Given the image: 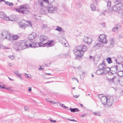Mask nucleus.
<instances>
[{"mask_svg": "<svg viewBox=\"0 0 123 123\" xmlns=\"http://www.w3.org/2000/svg\"><path fill=\"white\" fill-rule=\"evenodd\" d=\"M121 27V26L117 24L114 28L112 29V30L113 32H116L117 31V30L120 29Z\"/></svg>", "mask_w": 123, "mask_h": 123, "instance_id": "nucleus-18", "label": "nucleus"}, {"mask_svg": "<svg viewBox=\"0 0 123 123\" xmlns=\"http://www.w3.org/2000/svg\"><path fill=\"white\" fill-rule=\"evenodd\" d=\"M47 10L49 13H52L55 11L56 10V8L53 6L52 5L49 4V6H48Z\"/></svg>", "mask_w": 123, "mask_h": 123, "instance_id": "nucleus-10", "label": "nucleus"}, {"mask_svg": "<svg viewBox=\"0 0 123 123\" xmlns=\"http://www.w3.org/2000/svg\"><path fill=\"white\" fill-rule=\"evenodd\" d=\"M117 74L120 77H122L123 76V72L122 71H119Z\"/></svg>", "mask_w": 123, "mask_h": 123, "instance_id": "nucleus-29", "label": "nucleus"}, {"mask_svg": "<svg viewBox=\"0 0 123 123\" xmlns=\"http://www.w3.org/2000/svg\"><path fill=\"white\" fill-rule=\"evenodd\" d=\"M10 58H11V60H12L14 58V56L13 55H9L8 56Z\"/></svg>", "mask_w": 123, "mask_h": 123, "instance_id": "nucleus-41", "label": "nucleus"}, {"mask_svg": "<svg viewBox=\"0 0 123 123\" xmlns=\"http://www.w3.org/2000/svg\"><path fill=\"white\" fill-rule=\"evenodd\" d=\"M66 119L70 121H73V122H77V121H76L75 120L70 119H69L67 118H66Z\"/></svg>", "mask_w": 123, "mask_h": 123, "instance_id": "nucleus-44", "label": "nucleus"}, {"mask_svg": "<svg viewBox=\"0 0 123 123\" xmlns=\"http://www.w3.org/2000/svg\"><path fill=\"white\" fill-rule=\"evenodd\" d=\"M36 36V34L35 32H33L28 36V38L29 40H32L34 39Z\"/></svg>", "mask_w": 123, "mask_h": 123, "instance_id": "nucleus-14", "label": "nucleus"}, {"mask_svg": "<svg viewBox=\"0 0 123 123\" xmlns=\"http://www.w3.org/2000/svg\"><path fill=\"white\" fill-rule=\"evenodd\" d=\"M17 75L21 80H23V78L21 74L18 73Z\"/></svg>", "mask_w": 123, "mask_h": 123, "instance_id": "nucleus-39", "label": "nucleus"}, {"mask_svg": "<svg viewBox=\"0 0 123 123\" xmlns=\"http://www.w3.org/2000/svg\"><path fill=\"white\" fill-rule=\"evenodd\" d=\"M47 37L44 35H41L39 38L40 40L39 42L37 43L38 45L39 46L41 47L43 46L44 47V43L46 40H47Z\"/></svg>", "mask_w": 123, "mask_h": 123, "instance_id": "nucleus-4", "label": "nucleus"}, {"mask_svg": "<svg viewBox=\"0 0 123 123\" xmlns=\"http://www.w3.org/2000/svg\"><path fill=\"white\" fill-rule=\"evenodd\" d=\"M14 73L15 74H16L17 75L18 74V73L17 71H16V72H14Z\"/></svg>", "mask_w": 123, "mask_h": 123, "instance_id": "nucleus-61", "label": "nucleus"}, {"mask_svg": "<svg viewBox=\"0 0 123 123\" xmlns=\"http://www.w3.org/2000/svg\"><path fill=\"white\" fill-rule=\"evenodd\" d=\"M114 103L113 98L112 97L109 98L107 102V106H111Z\"/></svg>", "mask_w": 123, "mask_h": 123, "instance_id": "nucleus-13", "label": "nucleus"}, {"mask_svg": "<svg viewBox=\"0 0 123 123\" xmlns=\"http://www.w3.org/2000/svg\"><path fill=\"white\" fill-rule=\"evenodd\" d=\"M111 72H112L111 71V70H110V71H109V72L108 73V74L109 75L111 76V75H113V74H112Z\"/></svg>", "mask_w": 123, "mask_h": 123, "instance_id": "nucleus-50", "label": "nucleus"}, {"mask_svg": "<svg viewBox=\"0 0 123 123\" xmlns=\"http://www.w3.org/2000/svg\"><path fill=\"white\" fill-rule=\"evenodd\" d=\"M49 120L51 122L53 123H55L56 122V121L53 120L52 118H50L49 119Z\"/></svg>", "mask_w": 123, "mask_h": 123, "instance_id": "nucleus-42", "label": "nucleus"}, {"mask_svg": "<svg viewBox=\"0 0 123 123\" xmlns=\"http://www.w3.org/2000/svg\"><path fill=\"white\" fill-rule=\"evenodd\" d=\"M100 70L99 69L97 70L96 72H95V73L97 74L98 75H102V74H103V72H101V71H100Z\"/></svg>", "mask_w": 123, "mask_h": 123, "instance_id": "nucleus-30", "label": "nucleus"}, {"mask_svg": "<svg viewBox=\"0 0 123 123\" xmlns=\"http://www.w3.org/2000/svg\"><path fill=\"white\" fill-rule=\"evenodd\" d=\"M20 7L19 8L16 9V10L17 12L23 14H26L29 12V11L27 10V7L25 5H22L20 6Z\"/></svg>", "mask_w": 123, "mask_h": 123, "instance_id": "nucleus-3", "label": "nucleus"}, {"mask_svg": "<svg viewBox=\"0 0 123 123\" xmlns=\"http://www.w3.org/2000/svg\"><path fill=\"white\" fill-rule=\"evenodd\" d=\"M106 65V64L104 63V61H103L102 63L100 64L98 66L99 69L102 71Z\"/></svg>", "mask_w": 123, "mask_h": 123, "instance_id": "nucleus-15", "label": "nucleus"}, {"mask_svg": "<svg viewBox=\"0 0 123 123\" xmlns=\"http://www.w3.org/2000/svg\"><path fill=\"white\" fill-rule=\"evenodd\" d=\"M19 27H20L22 29H25L27 26V25L25 23L22 24L21 23H20L19 24Z\"/></svg>", "mask_w": 123, "mask_h": 123, "instance_id": "nucleus-21", "label": "nucleus"}, {"mask_svg": "<svg viewBox=\"0 0 123 123\" xmlns=\"http://www.w3.org/2000/svg\"><path fill=\"white\" fill-rule=\"evenodd\" d=\"M88 41L87 42V44H90L91 43L92 41V39L91 38L88 37Z\"/></svg>", "mask_w": 123, "mask_h": 123, "instance_id": "nucleus-31", "label": "nucleus"}, {"mask_svg": "<svg viewBox=\"0 0 123 123\" xmlns=\"http://www.w3.org/2000/svg\"><path fill=\"white\" fill-rule=\"evenodd\" d=\"M100 24L103 27H105L106 25L105 23L104 22L102 23H101Z\"/></svg>", "mask_w": 123, "mask_h": 123, "instance_id": "nucleus-43", "label": "nucleus"}, {"mask_svg": "<svg viewBox=\"0 0 123 123\" xmlns=\"http://www.w3.org/2000/svg\"><path fill=\"white\" fill-rule=\"evenodd\" d=\"M108 98L105 96H102L101 99V102L103 104L105 107L107 108V102Z\"/></svg>", "mask_w": 123, "mask_h": 123, "instance_id": "nucleus-11", "label": "nucleus"}, {"mask_svg": "<svg viewBox=\"0 0 123 123\" xmlns=\"http://www.w3.org/2000/svg\"><path fill=\"white\" fill-rule=\"evenodd\" d=\"M53 82V81H48V82H46L45 83H51V82Z\"/></svg>", "mask_w": 123, "mask_h": 123, "instance_id": "nucleus-59", "label": "nucleus"}, {"mask_svg": "<svg viewBox=\"0 0 123 123\" xmlns=\"http://www.w3.org/2000/svg\"><path fill=\"white\" fill-rule=\"evenodd\" d=\"M31 88L29 87L28 89V90L29 92H31Z\"/></svg>", "mask_w": 123, "mask_h": 123, "instance_id": "nucleus-57", "label": "nucleus"}, {"mask_svg": "<svg viewBox=\"0 0 123 123\" xmlns=\"http://www.w3.org/2000/svg\"><path fill=\"white\" fill-rule=\"evenodd\" d=\"M12 35H11L8 32V34L5 37V38L7 39L8 40H11L12 39Z\"/></svg>", "mask_w": 123, "mask_h": 123, "instance_id": "nucleus-24", "label": "nucleus"}, {"mask_svg": "<svg viewBox=\"0 0 123 123\" xmlns=\"http://www.w3.org/2000/svg\"><path fill=\"white\" fill-rule=\"evenodd\" d=\"M114 82L113 83L115 84H117L119 82L120 80H119L118 77L117 76H115L113 77Z\"/></svg>", "mask_w": 123, "mask_h": 123, "instance_id": "nucleus-17", "label": "nucleus"}, {"mask_svg": "<svg viewBox=\"0 0 123 123\" xmlns=\"http://www.w3.org/2000/svg\"><path fill=\"white\" fill-rule=\"evenodd\" d=\"M59 104L62 107L64 108V109L68 108V107L66 106H65L63 104L60 103H59Z\"/></svg>", "mask_w": 123, "mask_h": 123, "instance_id": "nucleus-38", "label": "nucleus"}, {"mask_svg": "<svg viewBox=\"0 0 123 123\" xmlns=\"http://www.w3.org/2000/svg\"><path fill=\"white\" fill-rule=\"evenodd\" d=\"M115 61L116 64H118V65L120 67H123V65L121 63L123 62V58L122 56H120V58L118 57L117 59H115Z\"/></svg>", "mask_w": 123, "mask_h": 123, "instance_id": "nucleus-8", "label": "nucleus"}, {"mask_svg": "<svg viewBox=\"0 0 123 123\" xmlns=\"http://www.w3.org/2000/svg\"><path fill=\"white\" fill-rule=\"evenodd\" d=\"M97 0H92L94 4L96 5L97 4Z\"/></svg>", "mask_w": 123, "mask_h": 123, "instance_id": "nucleus-49", "label": "nucleus"}, {"mask_svg": "<svg viewBox=\"0 0 123 123\" xmlns=\"http://www.w3.org/2000/svg\"><path fill=\"white\" fill-rule=\"evenodd\" d=\"M18 37L17 35H13L12 37V39L14 40H16Z\"/></svg>", "mask_w": 123, "mask_h": 123, "instance_id": "nucleus-36", "label": "nucleus"}, {"mask_svg": "<svg viewBox=\"0 0 123 123\" xmlns=\"http://www.w3.org/2000/svg\"><path fill=\"white\" fill-rule=\"evenodd\" d=\"M110 70V68L108 67H107L106 65L105 67L102 71L103 74H106L108 73L109 72V71Z\"/></svg>", "mask_w": 123, "mask_h": 123, "instance_id": "nucleus-16", "label": "nucleus"}, {"mask_svg": "<svg viewBox=\"0 0 123 123\" xmlns=\"http://www.w3.org/2000/svg\"><path fill=\"white\" fill-rule=\"evenodd\" d=\"M120 80H121V85L122 86L123 85V79L120 78Z\"/></svg>", "mask_w": 123, "mask_h": 123, "instance_id": "nucleus-47", "label": "nucleus"}, {"mask_svg": "<svg viewBox=\"0 0 123 123\" xmlns=\"http://www.w3.org/2000/svg\"><path fill=\"white\" fill-rule=\"evenodd\" d=\"M88 37H85L84 38V42L86 43H87V42L88 40Z\"/></svg>", "mask_w": 123, "mask_h": 123, "instance_id": "nucleus-37", "label": "nucleus"}, {"mask_svg": "<svg viewBox=\"0 0 123 123\" xmlns=\"http://www.w3.org/2000/svg\"><path fill=\"white\" fill-rule=\"evenodd\" d=\"M106 35L104 34H102L99 35L98 39L100 42L105 44H106L107 40L106 38Z\"/></svg>", "mask_w": 123, "mask_h": 123, "instance_id": "nucleus-7", "label": "nucleus"}, {"mask_svg": "<svg viewBox=\"0 0 123 123\" xmlns=\"http://www.w3.org/2000/svg\"><path fill=\"white\" fill-rule=\"evenodd\" d=\"M108 63L110 64L112 63V61L111 60V58L110 57L107 58L106 59Z\"/></svg>", "mask_w": 123, "mask_h": 123, "instance_id": "nucleus-26", "label": "nucleus"}, {"mask_svg": "<svg viewBox=\"0 0 123 123\" xmlns=\"http://www.w3.org/2000/svg\"><path fill=\"white\" fill-rule=\"evenodd\" d=\"M47 26L46 25H45L44 24H43V29H45L47 28Z\"/></svg>", "mask_w": 123, "mask_h": 123, "instance_id": "nucleus-52", "label": "nucleus"}, {"mask_svg": "<svg viewBox=\"0 0 123 123\" xmlns=\"http://www.w3.org/2000/svg\"><path fill=\"white\" fill-rule=\"evenodd\" d=\"M79 95H75V96H74V97L75 98H77L79 97Z\"/></svg>", "mask_w": 123, "mask_h": 123, "instance_id": "nucleus-56", "label": "nucleus"}, {"mask_svg": "<svg viewBox=\"0 0 123 123\" xmlns=\"http://www.w3.org/2000/svg\"><path fill=\"white\" fill-rule=\"evenodd\" d=\"M87 116V114L86 113L84 114H83L81 116H80V117H85V116Z\"/></svg>", "mask_w": 123, "mask_h": 123, "instance_id": "nucleus-48", "label": "nucleus"}, {"mask_svg": "<svg viewBox=\"0 0 123 123\" xmlns=\"http://www.w3.org/2000/svg\"><path fill=\"white\" fill-rule=\"evenodd\" d=\"M24 46H25V42L23 43L17 42L14 44L13 47L16 50L18 51L21 50Z\"/></svg>", "mask_w": 123, "mask_h": 123, "instance_id": "nucleus-2", "label": "nucleus"}, {"mask_svg": "<svg viewBox=\"0 0 123 123\" xmlns=\"http://www.w3.org/2000/svg\"><path fill=\"white\" fill-rule=\"evenodd\" d=\"M73 52L76 55L75 58L76 59H79V58H81L82 56L83 55V54H82L81 52L78 50L77 49V47L76 48H75L73 50Z\"/></svg>", "mask_w": 123, "mask_h": 123, "instance_id": "nucleus-5", "label": "nucleus"}, {"mask_svg": "<svg viewBox=\"0 0 123 123\" xmlns=\"http://www.w3.org/2000/svg\"><path fill=\"white\" fill-rule=\"evenodd\" d=\"M8 32L6 31H3L1 33V35L2 37L4 38H5V37L8 34Z\"/></svg>", "mask_w": 123, "mask_h": 123, "instance_id": "nucleus-20", "label": "nucleus"}, {"mask_svg": "<svg viewBox=\"0 0 123 123\" xmlns=\"http://www.w3.org/2000/svg\"><path fill=\"white\" fill-rule=\"evenodd\" d=\"M69 110L71 112H75L80 111L78 110V108H70L69 109Z\"/></svg>", "mask_w": 123, "mask_h": 123, "instance_id": "nucleus-22", "label": "nucleus"}, {"mask_svg": "<svg viewBox=\"0 0 123 123\" xmlns=\"http://www.w3.org/2000/svg\"><path fill=\"white\" fill-rule=\"evenodd\" d=\"M107 79L109 82H112L113 83L114 80H113V77L112 78V79L109 78H108V77H107Z\"/></svg>", "mask_w": 123, "mask_h": 123, "instance_id": "nucleus-34", "label": "nucleus"}, {"mask_svg": "<svg viewBox=\"0 0 123 123\" xmlns=\"http://www.w3.org/2000/svg\"><path fill=\"white\" fill-rule=\"evenodd\" d=\"M63 45L65 47H67L68 45V43H64L63 44Z\"/></svg>", "mask_w": 123, "mask_h": 123, "instance_id": "nucleus-51", "label": "nucleus"}, {"mask_svg": "<svg viewBox=\"0 0 123 123\" xmlns=\"http://www.w3.org/2000/svg\"><path fill=\"white\" fill-rule=\"evenodd\" d=\"M119 37L120 38H122V35L121 34H119Z\"/></svg>", "mask_w": 123, "mask_h": 123, "instance_id": "nucleus-60", "label": "nucleus"}, {"mask_svg": "<svg viewBox=\"0 0 123 123\" xmlns=\"http://www.w3.org/2000/svg\"><path fill=\"white\" fill-rule=\"evenodd\" d=\"M115 42V40L113 38H112L111 40V43H110V44L111 46V47H113V45L114 44V43Z\"/></svg>", "mask_w": 123, "mask_h": 123, "instance_id": "nucleus-27", "label": "nucleus"}, {"mask_svg": "<svg viewBox=\"0 0 123 123\" xmlns=\"http://www.w3.org/2000/svg\"><path fill=\"white\" fill-rule=\"evenodd\" d=\"M53 41L51 40L50 41L48 42H47L44 43V46H46V45H47L48 46H50L51 45L52 43L53 42Z\"/></svg>", "mask_w": 123, "mask_h": 123, "instance_id": "nucleus-23", "label": "nucleus"}, {"mask_svg": "<svg viewBox=\"0 0 123 123\" xmlns=\"http://www.w3.org/2000/svg\"><path fill=\"white\" fill-rule=\"evenodd\" d=\"M107 2V6L110 7L111 6V1H109L107 0L106 1Z\"/></svg>", "mask_w": 123, "mask_h": 123, "instance_id": "nucleus-40", "label": "nucleus"}, {"mask_svg": "<svg viewBox=\"0 0 123 123\" xmlns=\"http://www.w3.org/2000/svg\"><path fill=\"white\" fill-rule=\"evenodd\" d=\"M118 65H114L110 68V70L111 71V72L112 74H115L116 73L117 71L118 67H120Z\"/></svg>", "mask_w": 123, "mask_h": 123, "instance_id": "nucleus-12", "label": "nucleus"}, {"mask_svg": "<svg viewBox=\"0 0 123 123\" xmlns=\"http://www.w3.org/2000/svg\"><path fill=\"white\" fill-rule=\"evenodd\" d=\"M105 11L106 12H111V10H106Z\"/></svg>", "mask_w": 123, "mask_h": 123, "instance_id": "nucleus-55", "label": "nucleus"}, {"mask_svg": "<svg viewBox=\"0 0 123 123\" xmlns=\"http://www.w3.org/2000/svg\"><path fill=\"white\" fill-rule=\"evenodd\" d=\"M43 68H42L41 67V66H40V68H39V70H43Z\"/></svg>", "mask_w": 123, "mask_h": 123, "instance_id": "nucleus-62", "label": "nucleus"}, {"mask_svg": "<svg viewBox=\"0 0 123 123\" xmlns=\"http://www.w3.org/2000/svg\"><path fill=\"white\" fill-rule=\"evenodd\" d=\"M45 74H47V75H49L51 74V73H45Z\"/></svg>", "mask_w": 123, "mask_h": 123, "instance_id": "nucleus-63", "label": "nucleus"}, {"mask_svg": "<svg viewBox=\"0 0 123 123\" xmlns=\"http://www.w3.org/2000/svg\"><path fill=\"white\" fill-rule=\"evenodd\" d=\"M25 46H26L27 48H28L29 47L33 48L39 47L38 44L37 45V43L33 42H31V43L27 44V42H25Z\"/></svg>", "mask_w": 123, "mask_h": 123, "instance_id": "nucleus-9", "label": "nucleus"}, {"mask_svg": "<svg viewBox=\"0 0 123 123\" xmlns=\"http://www.w3.org/2000/svg\"><path fill=\"white\" fill-rule=\"evenodd\" d=\"M39 5L41 7L43 5V3L42 2H40L39 3Z\"/></svg>", "mask_w": 123, "mask_h": 123, "instance_id": "nucleus-53", "label": "nucleus"}, {"mask_svg": "<svg viewBox=\"0 0 123 123\" xmlns=\"http://www.w3.org/2000/svg\"><path fill=\"white\" fill-rule=\"evenodd\" d=\"M29 25L31 26H32V25L31 23V22H29Z\"/></svg>", "mask_w": 123, "mask_h": 123, "instance_id": "nucleus-58", "label": "nucleus"}, {"mask_svg": "<svg viewBox=\"0 0 123 123\" xmlns=\"http://www.w3.org/2000/svg\"><path fill=\"white\" fill-rule=\"evenodd\" d=\"M62 30V28L58 26H56V28L55 29V30L59 32L61 31Z\"/></svg>", "mask_w": 123, "mask_h": 123, "instance_id": "nucleus-28", "label": "nucleus"}, {"mask_svg": "<svg viewBox=\"0 0 123 123\" xmlns=\"http://www.w3.org/2000/svg\"><path fill=\"white\" fill-rule=\"evenodd\" d=\"M90 7L92 10V11H94L95 10L96 7L94 5V4H91L90 5Z\"/></svg>", "mask_w": 123, "mask_h": 123, "instance_id": "nucleus-25", "label": "nucleus"}, {"mask_svg": "<svg viewBox=\"0 0 123 123\" xmlns=\"http://www.w3.org/2000/svg\"><path fill=\"white\" fill-rule=\"evenodd\" d=\"M93 113L95 116H101L100 113L99 112H94Z\"/></svg>", "mask_w": 123, "mask_h": 123, "instance_id": "nucleus-33", "label": "nucleus"}, {"mask_svg": "<svg viewBox=\"0 0 123 123\" xmlns=\"http://www.w3.org/2000/svg\"><path fill=\"white\" fill-rule=\"evenodd\" d=\"M5 3L6 4L8 5L9 6H12L13 5V4L11 2L10 3L8 1H6L5 2Z\"/></svg>", "mask_w": 123, "mask_h": 123, "instance_id": "nucleus-32", "label": "nucleus"}, {"mask_svg": "<svg viewBox=\"0 0 123 123\" xmlns=\"http://www.w3.org/2000/svg\"><path fill=\"white\" fill-rule=\"evenodd\" d=\"M77 49L79 50L81 52L82 54H84L85 52L86 51L87 49V47L85 45H80L77 46Z\"/></svg>", "mask_w": 123, "mask_h": 123, "instance_id": "nucleus-6", "label": "nucleus"}, {"mask_svg": "<svg viewBox=\"0 0 123 123\" xmlns=\"http://www.w3.org/2000/svg\"><path fill=\"white\" fill-rule=\"evenodd\" d=\"M102 15H105V14L104 12H102L100 14V16H101Z\"/></svg>", "mask_w": 123, "mask_h": 123, "instance_id": "nucleus-54", "label": "nucleus"}, {"mask_svg": "<svg viewBox=\"0 0 123 123\" xmlns=\"http://www.w3.org/2000/svg\"><path fill=\"white\" fill-rule=\"evenodd\" d=\"M0 17L3 19H6L5 18H6L9 20V17H7L6 15L3 12H0Z\"/></svg>", "mask_w": 123, "mask_h": 123, "instance_id": "nucleus-19", "label": "nucleus"}, {"mask_svg": "<svg viewBox=\"0 0 123 123\" xmlns=\"http://www.w3.org/2000/svg\"><path fill=\"white\" fill-rule=\"evenodd\" d=\"M26 75H27V77L28 78H31V75H30L29 76H28V74L25 73V76H26Z\"/></svg>", "mask_w": 123, "mask_h": 123, "instance_id": "nucleus-45", "label": "nucleus"}, {"mask_svg": "<svg viewBox=\"0 0 123 123\" xmlns=\"http://www.w3.org/2000/svg\"><path fill=\"white\" fill-rule=\"evenodd\" d=\"M24 109L25 111H28L29 110V108H27L26 106L24 107Z\"/></svg>", "mask_w": 123, "mask_h": 123, "instance_id": "nucleus-46", "label": "nucleus"}, {"mask_svg": "<svg viewBox=\"0 0 123 123\" xmlns=\"http://www.w3.org/2000/svg\"><path fill=\"white\" fill-rule=\"evenodd\" d=\"M43 1L44 2V3H45L47 4L46 6H49V2L48 0H43Z\"/></svg>", "mask_w": 123, "mask_h": 123, "instance_id": "nucleus-35", "label": "nucleus"}, {"mask_svg": "<svg viewBox=\"0 0 123 123\" xmlns=\"http://www.w3.org/2000/svg\"><path fill=\"white\" fill-rule=\"evenodd\" d=\"M5 89H6L7 90H10V89L9 88H7V87H5Z\"/></svg>", "mask_w": 123, "mask_h": 123, "instance_id": "nucleus-64", "label": "nucleus"}, {"mask_svg": "<svg viewBox=\"0 0 123 123\" xmlns=\"http://www.w3.org/2000/svg\"><path fill=\"white\" fill-rule=\"evenodd\" d=\"M116 5L113 6L112 9L114 11L122 14L123 12V3L122 0H116L115 2Z\"/></svg>", "mask_w": 123, "mask_h": 123, "instance_id": "nucleus-1", "label": "nucleus"}]
</instances>
